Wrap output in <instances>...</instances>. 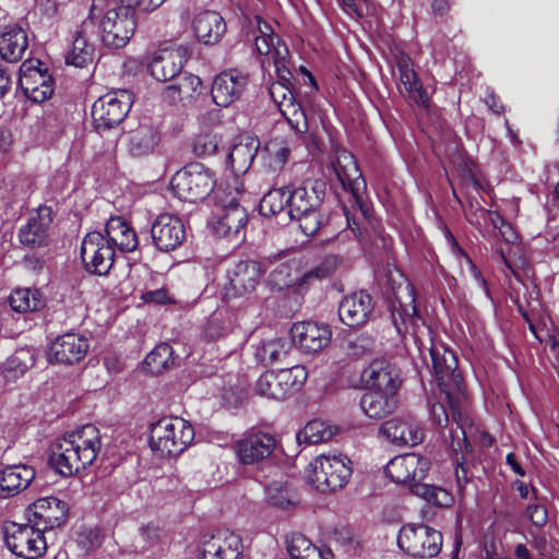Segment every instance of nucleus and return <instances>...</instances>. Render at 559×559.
Listing matches in <instances>:
<instances>
[{"label": "nucleus", "mask_w": 559, "mask_h": 559, "mask_svg": "<svg viewBox=\"0 0 559 559\" xmlns=\"http://www.w3.org/2000/svg\"><path fill=\"white\" fill-rule=\"evenodd\" d=\"M466 396L465 389L463 395L455 404H452L449 396L444 395L451 415L444 403L437 402L430 406L431 421L439 429L443 445L454 467L456 491L460 497L464 496L465 487L472 478L467 466V456L472 455L473 447L467 439L461 412V405Z\"/></svg>", "instance_id": "1"}, {"label": "nucleus", "mask_w": 559, "mask_h": 559, "mask_svg": "<svg viewBox=\"0 0 559 559\" xmlns=\"http://www.w3.org/2000/svg\"><path fill=\"white\" fill-rule=\"evenodd\" d=\"M100 448L99 430L94 425H85L55 441L49 463L60 475L73 476L94 463Z\"/></svg>", "instance_id": "2"}, {"label": "nucleus", "mask_w": 559, "mask_h": 559, "mask_svg": "<svg viewBox=\"0 0 559 559\" xmlns=\"http://www.w3.org/2000/svg\"><path fill=\"white\" fill-rule=\"evenodd\" d=\"M428 350L438 388L442 394L449 396L452 404H455L466 389L455 352L448 345L432 340Z\"/></svg>", "instance_id": "3"}, {"label": "nucleus", "mask_w": 559, "mask_h": 559, "mask_svg": "<svg viewBox=\"0 0 559 559\" xmlns=\"http://www.w3.org/2000/svg\"><path fill=\"white\" fill-rule=\"evenodd\" d=\"M194 429L181 417H164L152 425L150 445L159 456H176L193 441Z\"/></svg>", "instance_id": "4"}, {"label": "nucleus", "mask_w": 559, "mask_h": 559, "mask_svg": "<svg viewBox=\"0 0 559 559\" xmlns=\"http://www.w3.org/2000/svg\"><path fill=\"white\" fill-rule=\"evenodd\" d=\"M216 185L215 174L200 163H191L178 170L170 187L180 200L197 202L206 199Z\"/></svg>", "instance_id": "5"}, {"label": "nucleus", "mask_w": 559, "mask_h": 559, "mask_svg": "<svg viewBox=\"0 0 559 559\" xmlns=\"http://www.w3.org/2000/svg\"><path fill=\"white\" fill-rule=\"evenodd\" d=\"M399 547L414 558L437 557L443 545L442 533L427 524L408 523L401 527L397 536Z\"/></svg>", "instance_id": "6"}, {"label": "nucleus", "mask_w": 559, "mask_h": 559, "mask_svg": "<svg viewBox=\"0 0 559 559\" xmlns=\"http://www.w3.org/2000/svg\"><path fill=\"white\" fill-rule=\"evenodd\" d=\"M346 455H320L310 463L307 481L320 492H333L346 486L349 467Z\"/></svg>", "instance_id": "7"}, {"label": "nucleus", "mask_w": 559, "mask_h": 559, "mask_svg": "<svg viewBox=\"0 0 559 559\" xmlns=\"http://www.w3.org/2000/svg\"><path fill=\"white\" fill-rule=\"evenodd\" d=\"M308 372L304 366L297 365L278 371L264 372L255 383V392L269 399L285 400L304 386Z\"/></svg>", "instance_id": "8"}, {"label": "nucleus", "mask_w": 559, "mask_h": 559, "mask_svg": "<svg viewBox=\"0 0 559 559\" xmlns=\"http://www.w3.org/2000/svg\"><path fill=\"white\" fill-rule=\"evenodd\" d=\"M100 20L102 40L106 46L123 47L135 31L134 9L129 5L108 7Z\"/></svg>", "instance_id": "9"}, {"label": "nucleus", "mask_w": 559, "mask_h": 559, "mask_svg": "<svg viewBox=\"0 0 559 559\" xmlns=\"http://www.w3.org/2000/svg\"><path fill=\"white\" fill-rule=\"evenodd\" d=\"M133 103L127 90L112 91L99 97L93 105L92 117L98 131L109 130L121 123Z\"/></svg>", "instance_id": "10"}, {"label": "nucleus", "mask_w": 559, "mask_h": 559, "mask_svg": "<svg viewBox=\"0 0 559 559\" xmlns=\"http://www.w3.org/2000/svg\"><path fill=\"white\" fill-rule=\"evenodd\" d=\"M4 539L14 555L25 559H37L47 549L44 531L34 523L32 525L10 523L5 527Z\"/></svg>", "instance_id": "11"}, {"label": "nucleus", "mask_w": 559, "mask_h": 559, "mask_svg": "<svg viewBox=\"0 0 559 559\" xmlns=\"http://www.w3.org/2000/svg\"><path fill=\"white\" fill-rule=\"evenodd\" d=\"M81 259L87 272L105 275L114 264L115 249L103 234L92 231L82 241Z\"/></svg>", "instance_id": "12"}, {"label": "nucleus", "mask_w": 559, "mask_h": 559, "mask_svg": "<svg viewBox=\"0 0 559 559\" xmlns=\"http://www.w3.org/2000/svg\"><path fill=\"white\" fill-rule=\"evenodd\" d=\"M430 467L431 462L428 457L416 453H406L390 460L384 467V473L396 484H409L412 486V484L426 478Z\"/></svg>", "instance_id": "13"}, {"label": "nucleus", "mask_w": 559, "mask_h": 559, "mask_svg": "<svg viewBox=\"0 0 559 559\" xmlns=\"http://www.w3.org/2000/svg\"><path fill=\"white\" fill-rule=\"evenodd\" d=\"M240 195L237 189H230L227 193L218 188L215 192V199L224 211L215 226L216 231L222 236L237 235L248 222L247 210L239 204Z\"/></svg>", "instance_id": "14"}, {"label": "nucleus", "mask_w": 559, "mask_h": 559, "mask_svg": "<svg viewBox=\"0 0 559 559\" xmlns=\"http://www.w3.org/2000/svg\"><path fill=\"white\" fill-rule=\"evenodd\" d=\"M360 380L368 390L396 394L403 383L400 368L384 358L373 359L361 372Z\"/></svg>", "instance_id": "15"}, {"label": "nucleus", "mask_w": 559, "mask_h": 559, "mask_svg": "<svg viewBox=\"0 0 559 559\" xmlns=\"http://www.w3.org/2000/svg\"><path fill=\"white\" fill-rule=\"evenodd\" d=\"M20 87L26 98L33 103H41L53 93V80L47 70H41L32 60H26L20 67Z\"/></svg>", "instance_id": "16"}, {"label": "nucleus", "mask_w": 559, "mask_h": 559, "mask_svg": "<svg viewBox=\"0 0 559 559\" xmlns=\"http://www.w3.org/2000/svg\"><path fill=\"white\" fill-rule=\"evenodd\" d=\"M154 246L162 252H170L186 240L187 233L182 221L173 214L164 213L156 217L151 227Z\"/></svg>", "instance_id": "17"}, {"label": "nucleus", "mask_w": 559, "mask_h": 559, "mask_svg": "<svg viewBox=\"0 0 559 559\" xmlns=\"http://www.w3.org/2000/svg\"><path fill=\"white\" fill-rule=\"evenodd\" d=\"M289 332L293 343L307 354L321 352L329 345L332 336L328 325L314 321L296 322Z\"/></svg>", "instance_id": "18"}, {"label": "nucleus", "mask_w": 559, "mask_h": 559, "mask_svg": "<svg viewBox=\"0 0 559 559\" xmlns=\"http://www.w3.org/2000/svg\"><path fill=\"white\" fill-rule=\"evenodd\" d=\"M188 57V49L183 46L159 49L148 63V71L159 82L171 81L181 74Z\"/></svg>", "instance_id": "19"}, {"label": "nucleus", "mask_w": 559, "mask_h": 559, "mask_svg": "<svg viewBox=\"0 0 559 559\" xmlns=\"http://www.w3.org/2000/svg\"><path fill=\"white\" fill-rule=\"evenodd\" d=\"M201 559H240L242 542L239 535L227 530L204 536L200 545Z\"/></svg>", "instance_id": "20"}, {"label": "nucleus", "mask_w": 559, "mask_h": 559, "mask_svg": "<svg viewBox=\"0 0 559 559\" xmlns=\"http://www.w3.org/2000/svg\"><path fill=\"white\" fill-rule=\"evenodd\" d=\"M263 274L261 264L257 261L238 262L229 276V282L224 287L226 299L237 298L252 293Z\"/></svg>", "instance_id": "21"}, {"label": "nucleus", "mask_w": 559, "mask_h": 559, "mask_svg": "<svg viewBox=\"0 0 559 559\" xmlns=\"http://www.w3.org/2000/svg\"><path fill=\"white\" fill-rule=\"evenodd\" d=\"M380 433L397 447L417 445L424 440V431L412 417H394L381 424Z\"/></svg>", "instance_id": "22"}, {"label": "nucleus", "mask_w": 559, "mask_h": 559, "mask_svg": "<svg viewBox=\"0 0 559 559\" xmlns=\"http://www.w3.org/2000/svg\"><path fill=\"white\" fill-rule=\"evenodd\" d=\"M88 348L87 338L75 333H66L51 343L48 359L58 364L74 365L85 357Z\"/></svg>", "instance_id": "23"}, {"label": "nucleus", "mask_w": 559, "mask_h": 559, "mask_svg": "<svg viewBox=\"0 0 559 559\" xmlns=\"http://www.w3.org/2000/svg\"><path fill=\"white\" fill-rule=\"evenodd\" d=\"M33 522L39 530L47 531L61 526L68 518L67 503L56 497H45L36 500L31 507Z\"/></svg>", "instance_id": "24"}, {"label": "nucleus", "mask_w": 559, "mask_h": 559, "mask_svg": "<svg viewBox=\"0 0 559 559\" xmlns=\"http://www.w3.org/2000/svg\"><path fill=\"white\" fill-rule=\"evenodd\" d=\"M275 447L276 440L272 435L259 431L237 441L235 449L242 464H254L269 459Z\"/></svg>", "instance_id": "25"}, {"label": "nucleus", "mask_w": 559, "mask_h": 559, "mask_svg": "<svg viewBox=\"0 0 559 559\" xmlns=\"http://www.w3.org/2000/svg\"><path fill=\"white\" fill-rule=\"evenodd\" d=\"M52 216L53 211L50 206L40 205L36 214L28 218L27 224L20 228L19 238L21 243L29 248L47 246Z\"/></svg>", "instance_id": "26"}, {"label": "nucleus", "mask_w": 559, "mask_h": 559, "mask_svg": "<svg viewBox=\"0 0 559 559\" xmlns=\"http://www.w3.org/2000/svg\"><path fill=\"white\" fill-rule=\"evenodd\" d=\"M248 84V76L237 70L224 71L213 81L211 95L213 102L227 107L240 97Z\"/></svg>", "instance_id": "27"}, {"label": "nucleus", "mask_w": 559, "mask_h": 559, "mask_svg": "<svg viewBox=\"0 0 559 559\" xmlns=\"http://www.w3.org/2000/svg\"><path fill=\"white\" fill-rule=\"evenodd\" d=\"M29 47V37L25 28L17 24L0 27V57L15 63L22 60Z\"/></svg>", "instance_id": "28"}, {"label": "nucleus", "mask_w": 559, "mask_h": 559, "mask_svg": "<svg viewBox=\"0 0 559 559\" xmlns=\"http://www.w3.org/2000/svg\"><path fill=\"white\" fill-rule=\"evenodd\" d=\"M396 68L399 71L400 83L406 95L415 104L424 108L429 107V94L420 83L418 75L414 70L412 58L406 53L399 55L396 57Z\"/></svg>", "instance_id": "29"}, {"label": "nucleus", "mask_w": 559, "mask_h": 559, "mask_svg": "<svg viewBox=\"0 0 559 559\" xmlns=\"http://www.w3.org/2000/svg\"><path fill=\"white\" fill-rule=\"evenodd\" d=\"M35 475V469L26 464L5 466L0 471V499L14 497L25 490Z\"/></svg>", "instance_id": "30"}, {"label": "nucleus", "mask_w": 559, "mask_h": 559, "mask_svg": "<svg viewBox=\"0 0 559 559\" xmlns=\"http://www.w3.org/2000/svg\"><path fill=\"white\" fill-rule=\"evenodd\" d=\"M359 406L371 419H383L393 414L399 406V394L379 390H368L362 394Z\"/></svg>", "instance_id": "31"}, {"label": "nucleus", "mask_w": 559, "mask_h": 559, "mask_svg": "<svg viewBox=\"0 0 559 559\" xmlns=\"http://www.w3.org/2000/svg\"><path fill=\"white\" fill-rule=\"evenodd\" d=\"M259 146L260 141L257 136L243 134L237 139L227 158L228 165L236 176L243 175L249 170Z\"/></svg>", "instance_id": "32"}, {"label": "nucleus", "mask_w": 559, "mask_h": 559, "mask_svg": "<svg viewBox=\"0 0 559 559\" xmlns=\"http://www.w3.org/2000/svg\"><path fill=\"white\" fill-rule=\"evenodd\" d=\"M227 26L224 17L216 11L200 12L193 20V31L197 38L205 45L217 44Z\"/></svg>", "instance_id": "33"}, {"label": "nucleus", "mask_w": 559, "mask_h": 559, "mask_svg": "<svg viewBox=\"0 0 559 559\" xmlns=\"http://www.w3.org/2000/svg\"><path fill=\"white\" fill-rule=\"evenodd\" d=\"M176 82L164 90V98L169 103L190 104L202 93V82L199 76L182 73L174 79Z\"/></svg>", "instance_id": "34"}, {"label": "nucleus", "mask_w": 559, "mask_h": 559, "mask_svg": "<svg viewBox=\"0 0 559 559\" xmlns=\"http://www.w3.org/2000/svg\"><path fill=\"white\" fill-rule=\"evenodd\" d=\"M332 155L330 157L331 168L335 175L332 185L335 189L337 197L341 199V192L347 193L349 191V174L347 166L349 164V156L343 144L333 135L330 136Z\"/></svg>", "instance_id": "35"}, {"label": "nucleus", "mask_w": 559, "mask_h": 559, "mask_svg": "<svg viewBox=\"0 0 559 559\" xmlns=\"http://www.w3.org/2000/svg\"><path fill=\"white\" fill-rule=\"evenodd\" d=\"M105 233L106 240H110L111 246L118 247L121 251L131 252L138 246L135 231L119 216L108 219Z\"/></svg>", "instance_id": "36"}, {"label": "nucleus", "mask_w": 559, "mask_h": 559, "mask_svg": "<svg viewBox=\"0 0 559 559\" xmlns=\"http://www.w3.org/2000/svg\"><path fill=\"white\" fill-rule=\"evenodd\" d=\"M321 198L314 187L308 189L307 187H298L293 191L288 190V212L287 216L290 219L300 217L308 212L319 209Z\"/></svg>", "instance_id": "37"}, {"label": "nucleus", "mask_w": 559, "mask_h": 559, "mask_svg": "<svg viewBox=\"0 0 559 559\" xmlns=\"http://www.w3.org/2000/svg\"><path fill=\"white\" fill-rule=\"evenodd\" d=\"M159 143V133L152 126H141L129 133L128 151L135 157H142L154 152Z\"/></svg>", "instance_id": "38"}, {"label": "nucleus", "mask_w": 559, "mask_h": 559, "mask_svg": "<svg viewBox=\"0 0 559 559\" xmlns=\"http://www.w3.org/2000/svg\"><path fill=\"white\" fill-rule=\"evenodd\" d=\"M9 305L14 311L26 313L41 310L46 299L37 288H15L9 296Z\"/></svg>", "instance_id": "39"}, {"label": "nucleus", "mask_w": 559, "mask_h": 559, "mask_svg": "<svg viewBox=\"0 0 559 559\" xmlns=\"http://www.w3.org/2000/svg\"><path fill=\"white\" fill-rule=\"evenodd\" d=\"M338 432L337 426L322 419H312L298 432L297 440L299 444H318L331 440Z\"/></svg>", "instance_id": "40"}, {"label": "nucleus", "mask_w": 559, "mask_h": 559, "mask_svg": "<svg viewBox=\"0 0 559 559\" xmlns=\"http://www.w3.org/2000/svg\"><path fill=\"white\" fill-rule=\"evenodd\" d=\"M286 544L292 559H329L332 556L330 550L324 551L302 534H293Z\"/></svg>", "instance_id": "41"}, {"label": "nucleus", "mask_w": 559, "mask_h": 559, "mask_svg": "<svg viewBox=\"0 0 559 559\" xmlns=\"http://www.w3.org/2000/svg\"><path fill=\"white\" fill-rule=\"evenodd\" d=\"M413 495L421 498L428 504L437 508H450L454 503L453 495L445 488L423 480L412 484L409 487Z\"/></svg>", "instance_id": "42"}, {"label": "nucleus", "mask_w": 559, "mask_h": 559, "mask_svg": "<svg viewBox=\"0 0 559 559\" xmlns=\"http://www.w3.org/2000/svg\"><path fill=\"white\" fill-rule=\"evenodd\" d=\"M352 164L355 166V170L358 173L356 178H352V201L355 202L362 216L366 219H370L372 216L373 206L367 194V182L364 178L357 160L352 154Z\"/></svg>", "instance_id": "43"}, {"label": "nucleus", "mask_w": 559, "mask_h": 559, "mask_svg": "<svg viewBox=\"0 0 559 559\" xmlns=\"http://www.w3.org/2000/svg\"><path fill=\"white\" fill-rule=\"evenodd\" d=\"M94 46L88 43L83 31H79L73 39L72 48L66 56L67 64L83 68L93 61Z\"/></svg>", "instance_id": "44"}, {"label": "nucleus", "mask_w": 559, "mask_h": 559, "mask_svg": "<svg viewBox=\"0 0 559 559\" xmlns=\"http://www.w3.org/2000/svg\"><path fill=\"white\" fill-rule=\"evenodd\" d=\"M374 308L372 296L367 290L352 294V330L366 324Z\"/></svg>", "instance_id": "45"}, {"label": "nucleus", "mask_w": 559, "mask_h": 559, "mask_svg": "<svg viewBox=\"0 0 559 559\" xmlns=\"http://www.w3.org/2000/svg\"><path fill=\"white\" fill-rule=\"evenodd\" d=\"M35 362L32 349L27 347L16 349L4 362L3 374L8 379L23 376Z\"/></svg>", "instance_id": "46"}, {"label": "nucleus", "mask_w": 559, "mask_h": 559, "mask_svg": "<svg viewBox=\"0 0 559 559\" xmlns=\"http://www.w3.org/2000/svg\"><path fill=\"white\" fill-rule=\"evenodd\" d=\"M174 365L173 348L167 343H160L144 359L145 369L152 374H160Z\"/></svg>", "instance_id": "47"}, {"label": "nucleus", "mask_w": 559, "mask_h": 559, "mask_svg": "<svg viewBox=\"0 0 559 559\" xmlns=\"http://www.w3.org/2000/svg\"><path fill=\"white\" fill-rule=\"evenodd\" d=\"M263 216H275L288 212V190L285 188L270 190L260 201Z\"/></svg>", "instance_id": "48"}, {"label": "nucleus", "mask_w": 559, "mask_h": 559, "mask_svg": "<svg viewBox=\"0 0 559 559\" xmlns=\"http://www.w3.org/2000/svg\"><path fill=\"white\" fill-rule=\"evenodd\" d=\"M105 534L98 527H82L78 532V547L85 554L96 551L104 542Z\"/></svg>", "instance_id": "49"}, {"label": "nucleus", "mask_w": 559, "mask_h": 559, "mask_svg": "<svg viewBox=\"0 0 559 559\" xmlns=\"http://www.w3.org/2000/svg\"><path fill=\"white\" fill-rule=\"evenodd\" d=\"M280 112L287 120L289 126L298 133H305L308 130L307 116L300 106L295 100L288 104H284V108L280 109Z\"/></svg>", "instance_id": "50"}, {"label": "nucleus", "mask_w": 559, "mask_h": 559, "mask_svg": "<svg viewBox=\"0 0 559 559\" xmlns=\"http://www.w3.org/2000/svg\"><path fill=\"white\" fill-rule=\"evenodd\" d=\"M338 263L340 259L337 255H326L318 265L302 275L301 284H311L316 280H323L331 276L335 272Z\"/></svg>", "instance_id": "51"}, {"label": "nucleus", "mask_w": 559, "mask_h": 559, "mask_svg": "<svg viewBox=\"0 0 559 559\" xmlns=\"http://www.w3.org/2000/svg\"><path fill=\"white\" fill-rule=\"evenodd\" d=\"M221 144V139L214 133L198 134L192 142V152L198 157H209L214 155Z\"/></svg>", "instance_id": "52"}, {"label": "nucleus", "mask_w": 559, "mask_h": 559, "mask_svg": "<svg viewBox=\"0 0 559 559\" xmlns=\"http://www.w3.org/2000/svg\"><path fill=\"white\" fill-rule=\"evenodd\" d=\"M230 332L229 322L223 317L222 313H213L207 320L204 330L203 337L207 341H217L224 337Z\"/></svg>", "instance_id": "53"}, {"label": "nucleus", "mask_w": 559, "mask_h": 559, "mask_svg": "<svg viewBox=\"0 0 559 559\" xmlns=\"http://www.w3.org/2000/svg\"><path fill=\"white\" fill-rule=\"evenodd\" d=\"M287 353V344L282 338H275L264 343L259 350L261 359L266 364H274L281 360Z\"/></svg>", "instance_id": "54"}, {"label": "nucleus", "mask_w": 559, "mask_h": 559, "mask_svg": "<svg viewBox=\"0 0 559 559\" xmlns=\"http://www.w3.org/2000/svg\"><path fill=\"white\" fill-rule=\"evenodd\" d=\"M140 538L143 549L154 548L166 540L164 531L153 523H148L140 527Z\"/></svg>", "instance_id": "55"}, {"label": "nucleus", "mask_w": 559, "mask_h": 559, "mask_svg": "<svg viewBox=\"0 0 559 559\" xmlns=\"http://www.w3.org/2000/svg\"><path fill=\"white\" fill-rule=\"evenodd\" d=\"M269 93L278 110L284 108V104H288L295 100L292 86L283 85V83L273 82L269 87Z\"/></svg>", "instance_id": "56"}, {"label": "nucleus", "mask_w": 559, "mask_h": 559, "mask_svg": "<svg viewBox=\"0 0 559 559\" xmlns=\"http://www.w3.org/2000/svg\"><path fill=\"white\" fill-rule=\"evenodd\" d=\"M293 221L299 222V227L306 236H313L321 226V216L318 209L312 210L300 217H294Z\"/></svg>", "instance_id": "57"}, {"label": "nucleus", "mask_w": 559, "mask_h": 559, "mask_svg": "<svg viewBox=\"0 0 559 559\" xmlns=\"http://www.w3.org/2000/svg\"><path fill=\"white\" fill-rule=\"evenodd\" d=\"M120 5H129V8L134 9L136 0H93L90 9V17L96 19L103 14L106 8Z\"/></svg>", "instance_id": "58"}, {"label": "nucleus", "mask_w": 559, "mask_h": 559, "mask_svg": "<svg viewBox=\"0 0 559 559\" xmlns=\"http://www.w3.org/2000/svg\"><path fill=\"white\" fill-rule=\"evenodd\" d=\"M374 338L370 334H360L354 341L352 340V357L361 356L373 349Z\"/></svg>", "instance_id": "59"}, {"label": "nucleus", "mask_w": 559, "mask_h": 559, "mask_svg": "<svg viewBox=\"0 0 559 559\" xmlns=\"http://www.w3.org/2000/svg\"><path fill=\"white\" fill-rule=\"evenodd\" d=\"M526 516L530 519L533 525L543 527L548 521V513L542 504H530L525 510Z\"/></svg>", "instance_id": "60"}, {"label": "nucleus", "mask_w": 559, "mask_h": 559, "mask_svg": "<svg viewBox=\"0 0 559 559\" xmlns=\"http://www.w3.org/2000/svg\"><path fill=\"white\" fill-rule=\"evenodd\" d=\"M267 151H269L270 158H271L270 165L274 169H282L288 160L290 150L285 145H283V146L273 145V148L272 150L267 148Z\"/></svg>", "instance_id": "61"}, {"label": "nucleus", "mask_w": 559, "mask_h": 559, "mask_svg": "<svg viewBox=\"0 0 559 559\" xmlns=\"http://www.w3.org/2000/svg\"><path fill=\"white\" fill-rule=\"evenodd\" d=\"M392 323L395 326L397 333L403 336L407 333V321H413L414 317L407 313H403L401 308L393 307L391 310Z\"/></svg>", "instance_id": "62"}, {"label": "nucleus", "mask_w": 559, "mask_h": 559, "mask_svg": "<svg viewBox=\"0 0 559 559\" xmlns=\"http://www.w3.org/2000/svg\"><path fill=\"white\" fill-rule=\"evenodd\" d=\"M447 233H448V237L450 238V240L452 242L453 248L457 251V253H460L461 255L465 257L467 259V261L471 263V272H472L474 278L481 286L486 287V280L484 278L480 270L471 261V259L468 258V255L465 252V250L459 246L455 237L451 234V231L448 230Z\"/></svg>", "instance_id": "63"}, {"label": "nucleus", "mask_w": 559, "mask_h": 559, "mask_svg": "<svg viewBox=\"0 0 559 559\" xmlns=\"http://www.w3.org/2000/svg\"><path fill=\"white\" fill-rule=\"evenodd\" d=\"M484 100L493 115L500 116L506 111L504 105L495 92H488Z\"/></svg>", "instance_id": "64"}]
</instances>
